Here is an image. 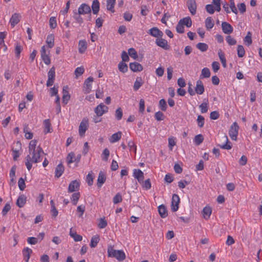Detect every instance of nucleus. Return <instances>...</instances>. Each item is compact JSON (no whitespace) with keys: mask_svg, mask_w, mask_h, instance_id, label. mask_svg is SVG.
I'll return each mask as SVG.
<instances>
[{"mask_svg":"<svg viewBox=\"0 0 262 262\" xmlns=\"http://www.w3.org/2000/svg\"><path fill=\"white\" fill-rule=\"evenodd\" d=\"M37 143V140H32L29 144V155L25 158V165L29 171L32 167V163L41 162V154H44L43 150L40 145L36 147Z\"/></svg>","mask_w":262,"mask_h":262,"instance_id":"1","label":"nucleus"},{"mask_svg":"<svg viewBox=\"0 0 262 262\" xmlns=\"http://www.w3.org/2000/svg\"><path fill=\"white\" fill-rule=\"evenodd\" d=\"M239 126L237 122H234L230 126L229 135L232 140L236 141L238 134Z\"/></svg>","mask_w":262,"mask_h":262,"instance_id":"2","label":"nucleus"},{"mask_svg":"<svg viewBox=\"0 0 262 262\" xmlns=\"http://www.w3.org/2000/svg\"><path fill=\"white\" fill-rule=\"evenodd\" d=\"M108 107L105 105L103 103L98 105L94 109V112L98 117L102 116L104 114L107 113Z\"/></svg>","mask_w":262,"mask_h":262,"instance_id":"3","label":"nucleus"},{"mask_svg":"<svg viewBox=\"0 0 262 262\" xmlns=\"http://www.w3.org/2000/svg\"><path fill=\"white\" fill-rule=\"evenodd\" d=\"M89 120L86 117L83 118L79 126V134L80 136L84 135L86 130L88 129Z\"/></svg>","mask_w":262,"mask_h":262,"instance_id":"4","label":"nucleus"},{"mask_svg":"<svg viewBox=\"0 0 262 262\" xmlns=\"http://www.w3.org/2000/svg\"><path fill=\"white\" fill-rule=\"evenodd\" d=\"M48 78L46 84L48 87H50L54 84L55 79V68L54 67H52L48 72Z\"/></svg>","mask_w":262,"mask_h":262,"instance_id":"5","label":"nucleus"},{"mask_svg":"<svg viewBox=\"0 0 262 262\" xmlns=\"http://www.w3.org/2000/svg\"><path fill=\"white\" fill-rule=\"evenodd\" d=\"M180 198L177 194H173L172 196L171 209L173 212L177 211L179 209Z\"/></svg>","mask_w":262,"mask_h":262,"instance_id":"6","label":"nucleus"},{"mask_svg":"<svg viewBox=\"0 0 262 262\" xmlns=\"http://www.w3.org/2000/svg\"><path fill=\"white\" fill-rule=\"evenodd\" d=\"M93 81V78L92 77H89L85 79L83 86V91L85 94H88L91 92Z\"/></svg>","mask_w":262,"mask_h":262,"instance_id":"7","label":"nucleus"},{"mask_svg":"<svg viewBox=\"0 0 262 262\" xmlns=\"http://www.w3.org/2000/svg\"><path fill=\"white\" fill-rule=\"evenodd\" d=\"M187 5L191 15H194L196 14L197 7L195 0H187Z\"/></svg>","mask_w":262,"mask_h":262,"instance_id":"8","label":"nucleus"},{"mask_svg":"<svg viewBox=\"0 0 262 262\" xmlns=\"http://www.w3.org/2000/svg\"><path fill=\"white\" fill-rule=\"evenodd\" d=\"M62 94V103H64V105H66L68 103L71 97L69 92V87L68 85H66L63 87Z\"/></svg>","mask_w":262,"mask_h":262,"instance_id":"9","label":"nucleus"},{"mask_svg":"<svg viewBox=\"0 0 262 262\" xmlns=\"http://www.w3.org/2000/svg\"><path fill=\"white\" fill-rule=\"evenodd\" d=\"M21 16L19 13H14L10 18L9 23L11 26L14 27L20 20Z\"/></svg>","mask_w":262,"mask_h":262,"instance_id":"10","label":"nucleus"},{"mask_svg":"<svg viewBox=\"0 0 262 262\" xmlns=\"http://www.w3.org/2000/svg\"><path fill=\"white\" fill-rule=\"evenodd\" d=\"M80 187V182L77 180H73L71 182L68 187V191L69 193L78 190Z\"/></svg>","mask_w":262,"mask_h":262,"instance_id":"11","label":"nucleus"},{"mask_svg":"<svg viewBox=\"0 0 262 262\" xmlns=\"http://www.w3.org/2000/svg\"><path fill=\"white\" fill-rule=\"evenodd\" d=\"M147 33L151 36L158 38L159 37H162L163 35L162 31L159 30L157 27H153L151 28L148 30Z\"/></svg>","mask_w":262,"mask_h":262,"instance_id":"12","label":"nucleus"},{"mask_svg":"<svg viewBox=\"0 0 262 262\" xmlns=\"http://www.w3.org/2000/svg\"><path fill=\"white\" fill-rule=\"evenodd\" d=\"M14 145L17 148V149H14V147H12V155L14 161H16L18 158L19 157V149H20L21 147V142L19 141L15 142Z\"/></svg>","mask_w":262,"mask_h":262,"instance_id":"13","label":"nucleus"},{"mask_svg":"<svg viewBox=\"0 0 262 262\" xmlns=\"http://www.w3.org/2000/svg\"><path fill=\"white\" fill-rule=\"evenodd\" d=\"M133 177L136 179L140 184L144 180V173L139 169H134L133 170Z\"/></svg>","mask_w":262,"mask_h":262,"instance_id":"14","label":"nucleus"},{"mask_svg":"<svg viewBox=\"0 0 262 262\" xmlns=\"http://www.w3.org/2000/svg\"><path fill=\"white\" fill-rule=\"evenodd\" d=\"M91 12V9L90 7L85 4H82L78 9V13L80 14H90Z\"/></svg>","mask_w":262,"mask_h":262,"instance_id":"15","label":"nucleus"},{"mask_svg":"<svg viewBox=\"0 0 262 262\" xmlns=\"http://www.w3.org/2000/svg\"><path fill=\"white\" fill-rule=\"evenodd\" d=\"M223 32L226 34H230L232 33L233 29L232 26L227 22L224 21L222 23Z\"/></svg>","mask_w":262,"mask_h":262,"instance_id":"16","label":"nucleus"},{"mask_svg":"<svg viewBox=\"0 0 262 262\" xmlns=\"http://www.w3.org/2000/svg\"><path fill=\"white\" fill-rule=\"evenodd\" d=\"M205 91L204 86L202 81L201 80H198L196 82V86L195 87V92L198 95L203 94Z\"/></svg>","mask_w":262,"mask_h":262,"instance_id":"17","label":"nucleus"},{"mask_svg":"<svg viewBox=\"0 0 262 262\" xmlns=\"http://www.w3.org/2000/svg\"><path fill=\"white\" fill-rule=\"evenodd\" d=\"M156 43L157 46L162 48L165 50H167L169 48L167 41L165 39L162 38H157L156 40Z\"/></svg>","mask_w":262,"mask_h":262,"instance_id":"18","label":"nucleus"},{"mask_svg":"<svg viewBox=\"0 0 262 262\" xmlns=\"http://www.w3.org/2000/svg\"><path fill=\"white\" fill-rule=\"evenodd\" d=\"M129 68L130 69L134 72H141L143 70L142 66L140 63L137 62L130 63Z\"/></svg>","mask_w":262,"mask_h":262,"instance_id":"19","label":"nucleus"},{"mask_svg":"<svg viewBox=\"0 0 262 262\" xmlns=\"http://www.w3.org/2000/svg\"><path fill=\"white\" fill-rule=\"evenodd\" d=\"M106 181V175L105 174L102 172L100 171L99 173V175L97 179V186L99 188H100L102 185L105 183Z\"/></svg>","mask_w":262,"mask_h":262,"instance_id":"20","label":"nucleus"},{"mask_svg":"<svg viewBox=\"0 0 262 262\" xmlns=\"http://www.w3.org/2000/svg\"><path fill=\"white\" fill-rule=\"evenodd\" d=\"M223 138L225 139L226 143L222 145L219 144L218 146L224 149L229 150L231 149L232 145V143L229 141L227 136L224 135Z\"/></svg>","mask_w":262,"mask_h":262,"instance_id":"21","label":"nucleus"},{"mask_svg":"<svg viewBox=\"0 0 262 262\" xmlns=\"http://www.w3.org/2000/svg\"><path fill=\"white\" fill-rule=\"evenodd\" d=\"M64 170V168L62 163L59 164L55 168V177L57 178H60Z\"/></svg>","mask_w":262,"mask_h":262,"instance_id":"22","label":"nucleus"},{"mask_svg":"<svg viewBox=\"0 0 262 262\" xmlns=\"http://www.w3.org/2000/svg\"><path fill=\"white\" fill-rule=\"evenodd\" d=\"M33 251L31 249L26 247L22 251L24 258L26 262H28L30 257V255L32 253Z\"/></svg>","mask_w":262,"mask_h":262,"instance_id":"23","label":"nucleus"},{"mask_svg":"<svg viewBox=\"0 0 262 262\" xmlns=\"http://www.w3.org/2000/svg\"><path fill=\"white\" fill-rule=\"evenodd\" d=\"M27 201V197L24 194L19 195L16 201V205L19 208H22L24 206Z\"/></svg>","mask_w":262,"mask_h":262,"instance_id":"24","label":"nucleus"},{"mask_svg":"<svg viewBox=\"0 0 262 262\" xmlns=\"http://www.w3.org/2000/svg\"><path fill=\"white\" fill-rule=\"evenodd\" d=\"M87 49V42L85 40H80L78 43V51L82 54L85 52Z\"/></svg>","mask_w":262,"mask_h":262,"instance_id":"25","label":"nucleus"},{"mask_svg":"<svg viewBox=\"0 0 262 262\" xmlns=\"http://www.w3.org/2000/svg\"><path fill=\"white\" fill-rule=\"evenodd\" d=\"M158 212L162 218H165L168 215L166 207L163 204L158 207Z\"/></svg>","mask_w":262,"mask_h":262,"instance_id":"26","label":"nucleus"},{"mask_svg":"<svg viewBox=\"0 0 262 262\" xmlns=\"http://www.w3.org/2000/svg\"><path fill=\"white\" fill-rule=\"evenodd\" d=\"M93 13L97 14L100 9V4L98 0H94L92 5Z\"/></svg>","mask_w":262,"mask_h":262,"instance_id":"27","label":"nucleus"},{"mask_svg":"<svg viewBox=\"0 0 262 262\" xmlns=\"http://www.w3.org/2000/svg\"><path fill=\"white\" fill-rule=\"evenodd\" d=\"M46 43L49 48H52L54 45V36L53 34H49L48 35L46 40Z\"/></svg>","mask_w":262,"mask_h":262,"instance_id":"28","label":"nucleus"},{"mask_svg":"<svg viewBox=\"0 0 262 262\" xmlns=\"http://www.w3.org/2000/svg\"><path fill=\"white\" fill-rule=\"evenodd\" d=\"M202 213L204 219L208 220L212 213V209L210 207L206 206L203 208Z\"/></svg>","mask_w":262,"mask_h":262,"instance_id":"29","label":"nucleus"},{"mask_svg":"<svg viewBox=\"0 0 262 262\" xmlns=\"http://www.w3.org/2000/svg\"><path fill=\"white\" fill-rule=\"evenodd\" d=\"M121 135L122 133L120 131L116 133L113 134L110 139V142L113 143L117 142L121 139Z\"/></svg>","mask_w":262,"mask_h":262,"instance_id":"30","label":"nucleus"},{"mask_svg":"<svg viewBox=\"0 0 262 262\" xmlns=\"http://www.w3.org/2000/svg\"><path fill=\"white\" fill-rule=\"evenodd\" d=\"M143 82L141 77H138L135 81L133 89L134 91H137L143 85Z\"/></svg>","mask_w":262,"mask_h":262,"instance_id":"31","label":"nucleus"},{"mask_svg":"<svg viewBox=\"0 0 262 262\" xmlns=\"http://www.w3.org/2000/svg\"><path fill=\"white\" fill-rule=\"evenodd\" d=\"M214 25V20L211 17H208L205 20V27L208 30L211 29Z\"/></svg>","mask_w":262,"mask_h":262,"instance_id":"32","label":"nucleus"},{"mask_svg":"<svg viewBox=\"0 0 262 262\" xmlns=\"http://www.w3.org/2000/svg\"><path fill=\"white\" fill-rule=\"evenodd\" d=\"M100 241L99 236L97 234L92 236L90 246L91 248H95L97 246Z\"/></svg>","mask_w":262,"mask_h":262,"instance_id":"33","label":"nucleus"},{"mask_svg":"<svg viewBox=\"0 0 262 262\" xmlns=\"http://www.w3.org/2000/svg\"><path fill=\"white\" fill-rule=\"evenodd\" d=\"M116 0H106L107 9L112 13L115 12L114 6L116 4Z\"/></svg>","mask_w":262,"mask_h":262,"instance_id":"34","label":"nucleus"},{"mask_svg":"<svg viewBox=\"0 0 262 262\" xmlns=\"http://www.w3.org/2000/svg\"><path fill=\"white\" fill-rule=\"evenodd\" d=\"M244 41L246 45L249 46L252 43V33L250 31H248L247 35L244 38Z\"/></svg>","mask_w":262,"mask_h":262,"instance_id":"35","label":"nucleus"},{"mask_svg":"<svg viewBox=\"0 0 262 262\" xmlns=\"http://www.w3.org/2000/svg\"><path fill=\"white\" fill-rule=\"evenodd\" d=\"M43 125H44V133L45 134H47L48 133H51V123L49 119H46L43 121Z\"/></svg>","mask_w":262,"mask_h":262,"instance_id":"36","label":"nucleus"},{"mask_svg":"<svg viewBox=\"0 0 262 262\" xmlns=\"http://www.w3.org/2000/svg\"><path fill=\"white\" fill-rule=\"evenodd\" d=\"M181 23H182L183 25L186 26L187 27L189 28L192 25V21L190 17L188 16L183 19H180L179 21Z\"/></svg>","mask_w":262,"mask_h":262,"instance_id":"37","label":"nucleus"},{"mask_svg":"<svg viewBox=\"0 0 262 262\" xmlns=\"http://www.w3.org/2000/svg\"><path fill=\"white\" fill-rule=\"evenodd\" d=\"M115 257L120 261H123L125 258V253L122 250H117Z\"/></svg>","mask_w":262,"mask_h":262,"instance_id":"38","label":"nucleus"},{"mask_svg":"<svg viewBox=\"0 0 262 262\" xmlns=\"http://www.w3.org/2000/svg\"><path fill=\"white\" fill-rule=\"evenodd\" d=\"M210 76V71L208 68H204L202 70L200 77L201 78H209Z\"/></svg>","mask_w":262,"mask_h":262,"instance_id":"39","label":"nucleus"},{"mask_svg":"<svg viewBox=\"0 0 262 262\" xmlns=\"http://www.w3.org/2000/svg\"><path fill=\"white\" fill-rule=\"evenodd\" d=\"M199 108L200 109L201 112L202 114L207 113L208 110V100H207L206 102H204L201 104H200Z\"/></svg>","mask_w":262,"mask_h":262,"instance_id":"40","label":"nucleus"},{"mask_svg":"<svg viewBox=\"0 0 262 262\" xmlns=\"http://www.w3.org/2000/svg\"><path fill=\"white\" fill-rule=\"evenodd\" d=\"M80 196V194L79 192L74 193L71 197L72 202L73 205L76 206Z\"/></svg>","mask_w":262,"mask_h":262,"instance_id":"41","label":"nucleus"},{"mask_svg":"<svg viewBox=\"0 0 262 262\" xmlns=\"http://www.w3.org/2000/svg\"><path fill=\"white\" fill-rule=\"evenodd\" d=\"M196 47L198 49L203 52L206 51L208 49V46L206 43L203 42L197 43Z\"/></svg>","mask_w":262,"mask_h":262,"instance_id":"42","label":"nucleus"},{"mask_svg":"<svg viewBox=\"0 0 262 262\" xmlns=\"http://www.w3.org/2000/svg\"><path fill=\"white\" fill-rule=\"evenodd\" d=\"M204 140V137L202 135L199 134L195 136L194 139V142L196 145H200Z\"/></svg>","mask_w":262,"mask_h":262,"instance_id":"43","label":"nucleus"},{"mask_svg":"<svg viewBox=\"0 0 262 262\" xmlns=\"http://www.w3.org/2000/svg\"><path fill=\"white\" fill-rule=\"evenodd\" d=\"M118 69L120 72L123 73H126L128 71V67L127 64L123 62H120L119 63Z\"/></svg>","mask_w":262,"mask_h":262,"instance_id":"44","label":"nucleus"},{"mask_svg":"<svg viewBox=\"0 0 262 262\" xmlns=\"http://www.w3.org/2000/svg\"><path fill=\"white\" fill-rule=\"evenodd\" d=\"M141 184H142V187L145 190H149L151 187L149 179H148L144 181L143 180V182H141Z\"/></svg>","mask_w":262,"mask_h":262,"instance_id":"45","label":"nucleus"},{"mask_svg":"<svg viewBox=\"0 0 262 262\" xmlns=\"http://www.w3.org/2000/svg\"><path fill=\"white\" fill-rule=\"evenodd\" d=\"M237 55L239 58L244 57L245 54V51L242 45H238L237 46Z\"/></svg>","mask_w":262,"mask_h":262,"instance_id":"46","label":"nucleus"},{"mask_svg":"<svg viewBox=\"0 0 262 262\" xmlns=\"http://www.w3.org/2000/svg\"><path fill=\"white\" fill-rule=\"evenodd\" d=\"M81 14H79L76 11L74 12L73 18L76 20V21L81 24L83 23V20L82 17L80 16Z\"/></svg>","mask_w":262,"mask_h":262,"instance_id":"47","label":"nucleus"},{"mask_svg":"<svg viewBox=\"0 0 262 262\" xmlns=\"http://www.w3.org/2000/svg\"><path fill=\"white\" fill-rule=\"evenodd\" d=\"M22 50H23L22 47L19 43H17L16 45L15 48V53L16 57L17 59L19 58L20 54V53L22 51Z\"/></svg>","mask_w":262,"mask_h":262,"instance_id":"48","label":"nucleus"},{"mask_svg":"<svg viewBox=\"0 0 262 262\" xmlns=\"http://www.w3.org/2000/svg\"><path fill=\"white\" fill-rule=\"evenodd\" d=\"M226 40L230 46H233L236 44V40L230 35H228L226 37Z\"/></svg>","mask_w":262,"mask_h":262,"instance_id":"49","label":"nucleus"},{"mask_svg":"<svg viewBox=\"0 0 262 262\" xmlns=\"http://www.w3.org/2000/svg\"><path fill=\"white\" fill-rule=\"evenodd\" d=\"M110 156V151L107 148H105L102 154L101 158L102 160L106 161H107Z\"/></svg>","mask_w":262,"mask_h":262,"instance_id":"50","label":"nucleus"},{"mask_svg":"<svg viewBox=\"0 0 262 262\" xmlns=\"http://www.w3.org/2000/svg\"><path fill=\"white\" fill-rule=\"evenodd\" d=\"M67 161L68 164L75 162V154L74 152H71L68 154L67 157Z\"/></svg>","mask_w":262,"mask_h":262,"instance_id":"51","label":"nucleus"},{"mask_svg":"<svg viewBox=\"0 0 262 262\" xmlns=\"http://www.w3.org/2000/svg\"><path fill=\"white\" fill-rule=\"evenodd\" d=\"M198 125L200 127H202L205 123L204 117L201 115H199L196 119Z\"/></svg>","mask_w":262,"mask_h":262,"instance_id":"52","label":"nucleus"},{"mask_svg":"<svg viewBox=\"0 0 262 262\" xmlns=\"http://www.w3.org/2000/svg\"><path fill=\"white\" fill-rule=\"evenodd\" d=\"M123 116V112L120 107L118 108L115 111V117L117 120H120Z\"/></svg>","mask_w":262,"mask_h":262,"instance_id":"53","label":"nucleus"},{"mask_svg":"<svg viewBox=\"0 0 262 262\" xmlns=\"http://www.w3.org/2000/svg\"><path fill=\"white\" fill-rule=\"evenodd\" d=\"M117 251L116 250H114L112 246H109L107 248L108 256L115 257Z\"/></svg>","mask_w":262,"mask_h":262,"instance_id":"54","label":"nucleus"},{"mask_svg":"<svg viewBox=\"0 0 262 262\" xmlns=\"http://www.w3.org/2000/svg\"><path fill=\"white\" fill-rule=\"evenodd\" d=\"M49 25L51 29H55L57 27L56 19L55 17H51L49 20Z\"/></svg>","mask_w":262,"mask_h":262,"instance_id":"55","label":"nucleus"},{"mask_svg":"<svg viewBox=\"0 0 262 262\" xmlns=\"http://www.w3.org/2000/svg\"><path fill=\"white\" fill-rule=\"evenodd\" d=\"M18 185L19 189L21 191L24 190L26 188V184L25 180L23 178H20L18 180Z\"/></svg>","mask_w":262,"mask_h":262,"instance_id":"56","label":"nucleus"},{"mask_svg":"<svg viewBox=\"0 0 262 262\" xmlns=\"http://www.w3.org/2000/svg\"><path fill=\"white\" fill-rule=\"evenodd\" d=\"M159 107L163 111H165L167 109V104L165 99H162L159 101Z\"/></svg>","mask_w":262,"mask_h":262,"instance_id":"57","label":"nucleus"},{"mask_svg":"<svg viewBox=\"0 0 262 262\" xmlns=\"http://www.w3.org/2000/svg\"><path fill=\"white\" fill-rule=\"evenodd\" d=\"M122 201V195L120 193H117L113 198V203L115 204L121 202Z\"/></svg>","mask_w":262,"mask_h":262,"instance_id":"58","label":"nucleus"},{"mask_svg":"<svg viewBox=\"0 0 262 262\" xmlns=\"http://www.w3.org/2000/svg\"><path fill=\"white\" fill-rule=\"evenodd\" d=\"M85 206L84 205H79L77 208V211L79 213L78 216L81 217L82 216L84 211H85Z\"/></svg>","mask_w":262,"mask_h":262,"instance_id":"59","label":"nucleus"},{"mask_svg":"<svg viewBox=\"0 0 262 262\" xmlns=\"http://www.w3.org/2000/svg\"><path fill=\"white\" fill-rule=\"evenodd\" d=\"M128 54L134 59H136L138 57L137 53L135 49L131 48L128 50Z\"/></svg>","mask_w":262,"mask_h":262,"instance_id":"60","label":"nucleus"},{"mask_svg":"<svg viewBox=\"0 0 262 262\" xmlns=\"http://www.w3.org/2000/svg\"><path fill=\"white\" fill-rule=\"evenodd\" d=\"M205 9L206 11L210 14H213L215 12V9L212 4H208L206 5Z\"/></svg>","mask_w":262,"mask_h":262,"instance_id":"61","label":"nucleus"},{"mask_svg":"<svg viewBox=\"0 0 262 262\" xmlns=\"http://www.w3.org/2000/svg\"><path fill=\"white\" fill-rule=\"evenodd\" d=\"M176 30L179 33H183L184 32V27L182 23L179 21L176 26Z\"/></svg>","mask_w":262,"mask_h":262,"instance_id":"62","label":"nucleus"},{"mask_svg":"<svg viewBox=\"0 0 262 262\" xmlns=\"http://www.w3.org/2000/svg\"><path fill=\"white\" fill-rule=\"evenodd\" d=\"M155 117L157 121H162L164 120V116L162 112L159 111L155 113Z\"/></svg>","mask_w":262,"mask_h":262,"instance_id":"63","label":"nucleus"},{"mask_svg":"<svg viewBox=\"0 0 262 262\" xmlns=\"http://www.w3.org/2000/svg\"><path fill=\"white\" fill-rule=\"evenodd\" d=\"M84 72V69L82 67H78L75 70V74L76 77L81 75Z\"/></svg>","mask_w":262,"mask_h":262,"instance_id":"64","label":"nucleus"}]
</instances>
